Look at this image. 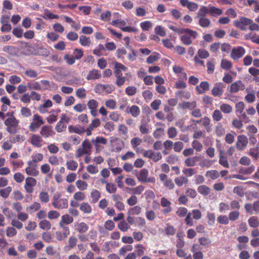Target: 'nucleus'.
<instances>
[{"mask_svg":"<svg viewBox=\"0 0 259 259\" xmlns=\"http://www.w3.org/2000/svg\"><path fill=\"white\" fill-rule=\"evenodd\" d=\"M60 194L54 195L52 199V204L55 208L65 209L68 206V200L66 198H60Z\"/></svg>","mask_w":259,"mask_h":259,"instance_id":"obj_4","label":"nucleus"},{"mask_svg":"<svg viewBox=\"0 0 259 259\" xmlns=\"http://www.w3.org/2000/svg\"><path fill=\"white\" fill-rule=\"evenodd\" d=\"M39 227L42 230H49L51 228V224L49 221L43 220L39 223Z\"/></svg>","mask_w":259,"mask_h":259,"instance_id":"obj_48","label":"nucleus"},{"mask_svg":"<svg viewBox=\"0 0 259 259\" xmlns=\"http://www.w3.org/2000/svg\"><path fill=\"white\" fill-rule=\"evenodd\" d=\"M181 5L186 7L191 12H195L198 8V5L195 2L189 0H180Z\"/></svg>","mask_w":259,"mask_h":259,"instance_id":"obj_15","label":"nucleus"},{"mask_svg":"<svg viewBox=\"0 0 259 259\" xmlns=\"http://www.w3.org/2000/svg\"><path fill=\"white\" fill-rule=\"evenodd\" d=\"M219 163L225 168H229L230 165L226 156H223L221 153L220 154Z\"/></svg>","mask_w":259,"mask_h":259,"instance_id":"obj_52","label":"nucleus"},{"mask_svg":"<svg viewBox=\"0 0 259 259\" xmlns=\"http://www.w3.org/2000/svg\"><path fill=\"white\" fill-rule=\"evenodd\" d=\"M141 150L143 152V155L144 157L150 159L155 162L162 159V155L159 152H155L152 150H145L144 149H142Z\"/></svg>","mask_w":259,"mask_h":259,"instance_id":"obj_6","label":"nucleus"},{"mask_svg":"<svg viewBox=\"0 0 259 259\" xmlns=\"http://www.w3.org/2000/svg\"><path fill=\"white\" fill-rule=\"evenodd\" d=\"M248 224L251 228H256L259 226V220L256 216H252L248 219Z\"/></svg>","mask_w":259,"mask_h":259,"instance_id":"obj_41","label":"nucleus"},{"mask_svg":"<svg viewBox=\"0 0 259 259\" xmlns=\"http://www.w3.org/2000/svg\"><path fill=\"white\" fill-rule=\"evenodd\" d=\"M221 67L225 70H229L232 67V64L229 60L223 59L221 64Z\"/></svg>","mask_w":259,"mask_h":259,"instance_id":"obj_63","label":"nucleus"},{"mask_svg":"<svg viewBox=\"0 0 259 259\" xmlns=\"http://www.w3.org/2000/svg\"><path fill=\"white\" fill-rule=\"evenodd\" d=\"M252 23V20L245 17H240L239 19L234 22V26L242 31L246 30V26H249Z\"/></svg>","mask_w":259,"mask_h":259,"instance_id":"obj_5","label":"nucleus"},{"mask_svg":"<svg viewBox=\"0 0 259 259\" xmlns=\"http://www.w3.org/2000/svg\"><path fill=\"white\" fill-rule=\"evenodd\" d=\"M142 143V140L140 138L135 137L131 139V144L132 147L135 149L137 152H139V148L137 147Z\"/></svg>","mask_w":259,"mask_h":259,"instance_id":"obj_38","label":"nucleus"},{"mask_svg":"<svg viewBox=\"0 0 259 259\" xmlns=\"http://www.w3.org/2000/svg\"><path fill=\"white\" fill-rule=\"evenodd\" d=\"M66 165L67 169L72 171L75 170L78 167L77 162L73 160L67 161Z\"/></svg>","mask_w":259,"mask_h":259,"instance_id":"obj_53","label":"nucleus"},{"mask_svg":"<svg viewBox=\"0 0 259 259\" xmlns=\"http://www.w3.org/2000/svg\"><path fill=\"white\" fill-rule=\"evenodd\" d=\"M212 117L214 121H219L222 119L223 114L220 110L216 109L212 113Z\"/></svg>","mask_w":259,"mask_h":259,"instance_id":"obj_59","label":"nucleus"},{"mask_svg":"<svg viewBox=\"0 0 259 259\" xmlns=\"http://www.w3.org/2000/svg\"><path fill=\"white\" fill-rule=\"evenodd\" d=\"M245 89V85L240 80L234 82L231 85L230 92L237 93L239 90L243 91Z\"/></svg>","mask_w":259,"mask_h":259,"instance_id":"obj_19","label":"nucleus"},{"mask_svg":"<svg viewBox=\"0 0 259 259\" xmlns=\"http://www.w3.org/2000/svg\"><path fill=\"white\" fill-rule=\"evenodd\" d=\"M198 160L197 156L189 157L184 161L185 164L188 167H193L196 165Z\"/></svg>","mask_w":259,"mask_h":259,"instance_id":"obj_32","label":"nucleus"},{"mask_svg":"<svg viewBox=\"0 0 259 259\" xmlns=\"http://www.w3.org/2000/svg\"><path fill=\"white\" fill-rule=\"evenodd\" d=\"M209 14L212 17H217L222 15L223 11L221 9L209 5Z\"/></svg>","mask_w":259,"mask_h":259,"instance_id":"obj_30","label":"nucleus"},{"mask_svg":"<svg viewBox=\"0 0 259 259\" xmlns=\"http://www.w3.org/2000/svg\"><path fill=\"white\" fill-rule=\"evenodd\" d=\"M139 130L140 133L142 134H149L150 133L149 124L144 121H141L139 126Z\"/></svg>","mask_w":259,"mask_h":259,"instance_id":"obj_42","label":"nucleus"},{"mask_svg":"<svg viewBox=\"0 0 259 259\" xmlns=\"http://www.w3.org/2000/svg\"><path fill=\"white\" fill-rule=\"evenodd\" d=\"M101 77L100 71L97 69H93L89 72L86 77L88 80L98 79Z\"/></svg>","mask_w":259,"mask_h":259,"instance_id":"obj_20","label":"nucleus"},{"mask_svg":"<svg viewBox=\"0 0 259 259\" xmlns=\"http://www.w3.org/2000/svg\"><path fill=\"white\" fill-rule=\"evenodd\" d=\"M3 50L11 56H17L19 52V49L13 46H5L3 47Z\"/></svg>","mask_w":259,"mask_h":259,"instance_id":"obj_22","label":"nucleus"},{"mask_svg":"<svg viewBox=\"0 0 259 259\" xmlns=\"http://www.w3.org/2000/svg\"><path fill=\"white\" fill-rule=\"evenodd\" d=\"M127 113H130L133 117H138L141 113L140 108L137 105H133L131 107L128 106L126 108Z\"/></svg>","mask_w":259,"mask_h":259,"instance_id":"obj_24","label":"nucleus"},{"mask_svg":"<svg viewBox=\"0 0 259 259\" xmlns=\"http://www.w3.org/2000/svg\"><path fill=\"white\" fill-rule=\"evenodd\" d=\"M98 105V102L95 99H91L88 102L87 106L90 110L91 114L94 117L97 116Z\"/></svg>","mask_w":259,"mask_h":259,"instance_id":"obj_17","label":"nucleus"},{"mask_svg":"<svg viewBox=\"0 0 259 259\" xmlns=\"http://www.w3.org/2000/svg\"><path fill=\"white\" fill-rule=\"evenodd\" d=\"M75 230L79 233H84L89 229V226L84 222L77 223L74 225Z\"/></svg>","mask_w":259,"mask_h":259,"instance_id":"obj_25","label":"nucleus"},{"mask_svg":"<svg viewBox=\"0 0 259 259\" xmlns=\"http://www.w3.org/2000/svg\"><path fill=\"white\" fill-rule=\"evenodd\" d=\"M92 142L95 144L96 149L98 150L99 148V144L106 145L107 143V140L103 137L98 136L96 137V139H92Z\"/></svg>","mask_w":259,"mask_h":259,"instance_id":"obj_29","label":"nucleus"},{"mask_svg":"<svg viewBox=\"0 0 259 259\" xmlns=\"http://www.w3.org/2000/svg\"><path fill=\"white\" fill-rule=\"evenodd\" d=\"M140 26L143 31H149L152 26V23L150 21H145L140 23Z\"/></svg>","mask_w":259,"mask_h":259,"instance_id":"obj_60","label":"nucleus"},{"mask_svg":"<svg viewBox=\"0 0 259 259\" xmlns=\"http://www.w3.org/2000/svg\"><path fill=\"white\" fill-rule=\"evenodd\" d=\"M41 207L40 204L37 202H34L30 205L27 206L26 210L30 213H33L38 210Z\"/></svg>","mask_w":259,"mask_h":259,"instance_id":"obj_34","label":"nucleus"},{"mask_svg":"<svg viewBox=\"0 0 259 259\" xmlns=\"http://www.w3.org/2000/svg\"><path fill=\"white\" fill-rule=\"evenodd\" d=\"M248 154L252 157L255 160H256L259 157V147L256 146L250 148L248 152Z\"/></svg>","mask_w":259,"mask_h":259,"instance_id":"obj_39","label":"nucleus"},{"mask_svg":"<svg viewBox=\"0 0 259 259\" xmlns=\"http://www.w3.org/2000/svg\"><path fill=\"white\" fill-rule=\"evenodd\" d=\"M73 222V218L68 214L63 215L61 217V221L59 223L66 225L71 224Z\"/></svg>","mask_w":259,"mask_h":259,"instance_id":"obj_45","label":"nucleus"},{"mask_svg":"<svg viewBox=\"0 0 259 259\" xmlns=\"http://www.w3.org/2000/svg\"><path fill=\"white\" fill-rule=\"evenodd\" d=\"M130 228V227L128 224L124 221L120 222L118 224V228L122 232L127 231Z\"/></svg>","mask_w":259,"mask_h":259,"instance_id":"obj_64","label":"nucleus"},{"mask_svg":"<svg viewBox=\"0 0 259 259\" xmlns=\"http://www.w3.org/2000/svg\"><path fill=\"white\" fill-rule=\"evenodd\" d=\"M255 169L253 165L248 167H242L239 170V172L243 175H249L252 173Z\"/></svg>","mask_w":259,"mask_h":259,"instance_id":"obj_50","label":"nucleus"},{"mask_svg":"<svg viewBox=\"0 0 259 259\" xmlns=\"http://www.w3.org/2000/svg\"><path fill=\"white\" fill-rule=\"evenodd\" d=\"M40 136L45 139L53 136L55 133L51 125H44L39 131Z\"/></svg>","mask_w":259,"mask_h":259,"instance_id":"obj_10","label":"nucleus"},{"mask_svg":"<svg viewBox=\"0 0 259 259\" xmlns=\"http://www.w3.org/2000/svg\"><path fill=\"white\" fill-rule=\"evenodd\" d=\"M205 177L215 180L219 178L220 173L217 170H209L206 172Z\"/></svg>","mask_w":259,"mask_h":259,"instance_id":"obj_36","label":"nucleus"},{"mask_svg":"<svg viewBox=\"0 0 259 259\" xmlns=\"http://www.w3.org/2000/svg\"><path fill=\"white\" fill-rule=\"evenodd\" d=\"M225 85L222 82L216 83L211 90V94L214 97H220L223 95Z\"/></svg>","mask_w":259,"mask_h":259,"instance_id":"obj_13","label":"nucleus"},{"mask_svg":"<svg viewBox=\"0 0 259 259\" xmlns=\"http://www.w3.org/2000/svg\"><path fill=\"white\" fill-rule=\"evenodd\" d=\"M111 197L114 202V206L117 209L120 211L124 210L125 205L122 202V198L119 194H113Z\"/></svg>","mask_w":259,"mask_h":259,"instance_id":"obj_14","label":"nucleus"},{"mask_svg":"<svg viewBox=\"0 0 259 259\" xmlns=\"http://www.w3.org/2000/svg\"><path fill=\"white\" fill-rule=\"evenodd\" d=\"M30 142L35 148H40L45 143L42 138L37 134L32 135L30 138Z\"/></svg>","mask_w":259,"mask_h":259,"instance_id":"obj_11","label":"nucleus"},{"mask_svg":"<svg viewBox=\"0 0 259 259\" xmlns=\"http://www.w3.org/2000/svg\"><path fill=\"white\" fill-rule=\"evenodd\" d=\"M68 131L70 133H75L78 135H81L85 133V130L83 127L71 125L68 126Z\"/></svg>","mask_w":259,"mask_h":259,"instance_id":"obj_27","label":"nucleus"},{"mask_svg":"<svg viewBox=\"0 0 259 259\" xmlns=\"http://www.w3.org/2000/svg\"><path fill=\"white\" fill-rule=\"evenodd\" d=\"M79 209L85 213H90L92 211L90 205L87 202H82L79 205Z\"/></svg>","mask_w":259,"mask_h":259,"instance_id":"obj_44","label":"nucleus"},{"mask_svg":"<svg viewBox=\"0 0 259 259\" xmlns=\"http://www.w3.org/2000/svg\"><path fill=\"white\" fill-rule=\"evenodd\" d=\"M245 53V49L242 46H238L232 49L230 57L233 60L236 61L242 58Z\"/></svg>","mask_w":259,"mask_h":259,"instance_id":"obj_7","label":"nucleus"},{"mask_svg":"<svg viewBox=\"0 0 259 259\" xmlns=\"http://www.w3.org/2000/svg\"><path fill=\"white\" fill-rule=\"evenodd\" d=\"M171 202L165 197H162L160 199V204L164 208L162 210V212L164 214L170 213L172 210L171 206Z\"/></svg>","mask_w":259,"mask_h":259,"instance_id":"obj_16","label":"nucleus"},{"mask_svg":"<svg viewBox=\"0 0 259 259\" xmlns=\"http://www.w3.org/2000/svg\"><path fill=\"white\" fill-rule=\"evenodd\" d=\"M105 49L102 44L99 45L94 50L93 54L97 56L105 55Z\"/></svg>","mask_w":259,"mask_h":259,"instance_id":"obj_35","label":"nucleus"},{"mask_svg":"<svg viewBox=\"0 0 259 259\" xmlns=\"http://www.w3.org/2000/svg\"><path fill=\"white\" fill-rule=\"evenodd\" d=\"M12 188L11 186H8L5 188L0 190V195L4 198H7L10 192L12 191Z\"/></svg>","mask_w":259,"mask_h":259,"instance_id":"obj_55","label":"nucleus"},{"mask_svg":"<svg viewBox=\"0 0 259 259\" xmlns=\"http://www.w3.org/2000/svg\"><path fill=\"white\" fill-rule=\"evenodd\" d=\"M138 180L141 182L145 183H154L155 179L154 178H148V170L144 168L141 170L139 174L136 175Z\"/></svg>","mask_w":259,"mask_h":259,"instance_id":"obj_9","label":"nucleus"},{"mask_svg":"<svg viewBox=\"0 0 259 259\" xmlns=\"http://www.w3.org/2000/svg\"><path fill=\"white\" fill-rule=\"evenodd\" d=\"M198 24L199 25L203 28H206L210 26V20L206 18V17H199Z\"/></svg>","mask_w":259,"mask_h":259,"instance_id":"obj_37","label":"nucleus"},{"mask_svg":"<svg viewBox=\"0 0 259 259\" xmlns=\"http://www.w3.org/2000/svg\"><path fill=\"white\" fill-rule=\"evenodd\" d=\"M114 67H115V70L114 71V74H115V73L117 71L120 72V74H122L121 72V70L123 71H126L127 70V67H126L125 66L123 65L120 63L115 62L114 63Z\"/></svg>","mask_w":259,"mask_h":259,"instance_id":"obj_47","label":"nucleus"},{"mask_svg":"<svg viewBox=\"0 0 259 259\" xmlns=\"http://www.w3.org/2000/svg\"><path fill=\"white\" fill-rule=\"evenodd\" d=\"M73 56L76 60L80 59L83 56V50L81 49H75L73 52Z\"/></svg>","mask_w":259,"mask_h":259,"instance_id":"obj_62","label":"nucleus"},{"mask_svg":"<svg viewBox=\"0 0 259 259\" xmlns=\"http://www.w3.org/2000/svg\"><path fill=\"white\" fill-rule=\"evenodd\" d=\"M101 197V192L96 189L93 190L91 193L92 202L95 203L97 202Z\"/></svg>","mask_w":259,"mask_h":259,"instance_id":"obj_40","label":"nucleus"},{"mask_svg":"<svg viewBox=\"0 0 259 259\" xmlns=\"http://www.w3.org/2000/svg\"><path fill=\"white\" fill-rule=\"evenodd\" d=\"M116 77L115 84L118 87H121L126 80V77L122 76V74L116 71L114 74Z\"/></svg>","mask_w":259,"mask_h":259,"instance_id":"obj_23","label":"nucleus"},{"mask_svg":"<svg viewBox=\"0 0 259 259\" xmlns=\"http://www.w3.org/2000/svg\"><path fill=\"white\" fill-rule=\"evenodd\" d=\"M36 180L32 177H29L25 179L24 188L27 193L31 194L34 191V187L36 185Z\"/></svg>","mask_w":259,"mask_h":259,"instance_id":"obj_8","label":"nucleus"},{"mask_svg":"<svg viewBox=\"0 0 259 259\" xmlns=\"http://www.w3.org/2000/svg\"><path fill=\"white\" fill-rule=\"evenodd\" d=\"M38 198L41 203H47L50 200L49 193L45 191H41L38 195Z\"/></svg>","mask_w":259,"mask_h":259,"instance_id":"obj_43","label":"nucleus"},{"mask_svg":"<svg viewBox=\"0 0 259 259\" xmlns=\"http://www.w3.org/2000/svg\"><path fill=\"white\" fill-rule=\"evenodd\" d=\"M209 84L206 81H201L199 85L196 87V90L199 94H202L209 90Z\"/></svg>","mask_w":259,"mask_h":259,"instance_id":"obj_21","label":"nucleus"},{"mask_svg":"<svg viewBox=\"0 0 259 259\" xmlns=\"http://www.w3.org/2000/svg\"><path fill=\"white\" fill-rule=\"evenodd\" d=\"M37 164H35L33 166H27L25 168V171L28 176L32 177H36L39 175V171L36 168Z\"/></svg>","mask_w":259,"mask_h":259,"instance_id":"obj_26","label":"nucleus"},{"mask_svg":"<svg viewBox=\"0 0 259 259\" xmlns=\"http://www.w3.org/2000/svg\"><path fill=\"white\" fill-rule=\"evenodd\" d=\"M19 120L15 116L8 117L4 121L7 131L10 134H15L17 132Z\"/></svg>","mask_w":259,"mask_h":259,"instance_id":"obj_2","label":"nucleus"},{"mask_svg":"<svg viewBox=\"0 0 259 259\" xmlns=\"http://www.w3.org/2000/svg\"><path fill=\"white\" fill-rule=\"evenodd\" d=\"M137 92V89L135 86H128L125 90V94L128 96H133Z\"/></svg>","mask_w":259,"mask_h":259,"instance_id":"obj_57","label":"nucleus"},{"mask_svg":"<svg viewBox=\"0 0 259 259\" xmlns=\"http://www.w3.org/2000/svg\"><path fill=\"white\" fill-rule=\"evenodd\" d=\"M248 143V140L245 135H239L237 137V141L236 142V148L240 151L244 150L247 147Z\"/></svg>","mask_w":259,"mask_h":259,"instance_id":"obj_12","label":"nucleus"},{"mask_svg":"<svg viewBox=\"0 0 259 259\" xmlns=\"http://www.w3.org/2000/svg\"><path fill=\"white\" fill-rule=\"evenodd\" d=\"M179 34H184L181 36L180 39L184 45L187 46L191 45L193 39H195L198 36L197 31L189 28L181 29V30L179 31Z\"/></svg>","mask_w":259,"mask_h":259,"instance_id":"obj_1","label":"nucleus"},{"mask_svg":"<svg viewBox=\"0 0 259 259\" xmlns=\"http://www.w3.org/2000/svg\"><path fill=\"white\" fill-rule=\"evenodd\" d=\"M197 191L200 194L206 196L210 193L211 189L205 185H201L198 187Z\"/></svg>","mask_w":259,"mask_h":259,"instance_id":"obj_28","label":"nucleus"},{"mask_svg":"<svg viewBox=\"0 0 259 259\" xmlns=\"http://www.w3.org/2000/svg\"><path fill=\"white\" fill-rule=\"evenodd\" d=\"M188 182V179L184 176H181L179 177H176L175 179V182L178 187H182L184 185L187 184Z\"/></svg>","mask_w":259,"mask_h":259,"instance_id":"obj_33","label":"nucleus"},{"mask_svg":"<svg viewBox=\"0 0 259 259\" xmlns=\"http://www.w3.org/2000/svg\"><path fill=\"white\" fill-rule=\"evenodd\" d=\"M209 14V6L208 7L202 6L196 14L195 18L206 17Z\"/></svg>","mask_w":259,"mask_h":259,"instance_id":"obj_31","label":"nucleus"},{"mask_svg":"<svg viewBox=\"0 0 259 259\" xmlns=\"http://www.w3.org/2000/svg\"><path fill=\"white\" fill-rule=\"evenodd\" d=\"M82 148L85 151L89 152V155H90L91 153V152H92V150H91L92 145H91V144L90 142L88 140L85 139V140H84L82 142Z\"/></svg>","mask_w":259,"mask_h":259,"instance_id":"obj_58","label":"nucleus"},{"mask_svg":"<svg viewBox=\"0 0 259 259\" xmlns=\"http://www.w3.org/2000/svg\"><path fill=\"white\" fill-rule=\"evenodd\" d=\"M220 110L224 113H230L232 111V107L228 104H222L220 106Z\"/></svg>","mask_w":259,"mask_h":259,"instance_id":"obj_61","label":"nucleus"},{"mask_svg":"<svg viewBox=\"0 0 259 259\" xmlns=\"http://www.w3.org/2000/svg\"><path fill=\"white\" fill-rule=\"evenodd\" d=\"M79 42L82 46L84 47H89L91 44L90 37L85 35H81L79 37Z\"/></svg>","mask_w":259,"mask_h":259,"instance_id":"obj_49","label":"nucleus"},{"mask_svg":"<svg viewBox=\"0 0 259 259\" xmlns=\"http://www.w3.org/2000/svg\"><path fill=\"white\" fill-rule=\"evenodd\" d=\"M75 94L79 99H84L87 96V91L83 88H79L76 90Z\"/></svg>","mask_w":259,"mask_h":259,"instance_id":"obj_54","label":"nucleus"},{"mask_svg":"<svg viewBox=\"0 0 259 259\" xmlns=\"http://www.w3.org/2000/svg\"><path fill=\"white\" fill-rule=\"evenodd\" d=\"M179 106L183 110L189 109L192 111L197 106V103L196 101L192 102L184 101L179 104Z\"/></svg>","mask_w":259,"mask_h":259,"instance_id":"obj_18","label":"nucleus"},{"mask_svg":"<svg viewBox=\"0 0 259 259\" xmlns=\"http://www.w3.org/2000/svg\"><path fill=\"white\" fill-rule=\"evenodd\" d=\"M210 119L207 116H204L202 118V125L205 127L207 132H209L211 129L210 126Z\"/></svg>","mask_w":259,"mask_h":259,"instance_id":"obj_51","label":"nucleus"},{"mask_svg":"<svg viewBox=\"0 0 259 259\" xmlns=\"http://www.w3.org/2000/svg\"><path fill=\"white\" fill-rule=\"evenodd\" d=\"M159 59V53L154 52L151 55L149 56L146 60V62L151 64L156 62Z\"/></svg>","mask_w":259,"mask_h":259,"instance_id":"obj_56","label":"nucleus"},{"mask_svg":"<svg viewBox=\"0 0 259 259\" xmlns=\"http://www.w3.org/2000/svg\"><path fill=\"white\" fill-rule=\"evenodd\" d=\"M116 185L113 183H107L106 185V190L109 194H114L117 191Z\"/></svg>","mask_w":259,"mask_h":259,"instance_id":"obj_46","label":"nucleus"},{"mask_svg":"<svg viewBox=\"0 0 259 259\" xmlns=\"http://www.w3.org/2000/svg\"><path fill=\"white\" fill-rule=\"evenodd\" d=\"M44 123L42 117L38 114H35L32 116V121L29 125V129L32 132H35Z\"/></svg>","mask_w":259,"mask_h":259,"instance_id":"obj_3","label":"nucleus"}]
</instances>
